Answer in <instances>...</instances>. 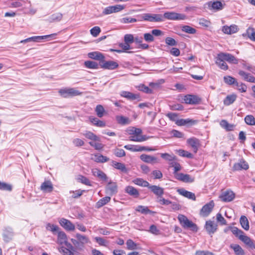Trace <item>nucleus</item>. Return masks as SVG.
<instances>
[{
  "instance_id": "nucleus-1",
  "label": "nucleus",
  "mask_w": 255,
  "mask_h": 255,
  "mask_svg": "<svg viewBox=\"0 0 255 255\" xmlns=\"http://www.w3.org/2000/svg\"><path fill=\"white\" fill-rule=\"evenodd\" d=\"M178 219L183 228L190 229L193 231H197L198 228L196 225L188 220L185 216L183 215H179Z\"/></svg>"
},
{
  "instance_id": "nucleus-2",
  "label": "nucleus",
  "mask_w": 255,
  "mask_h": 255,
  "mask_svg": "<svg viewBox=\"0 0 255 255\" xmlns=\"http://www.w3.org/2000/svg\"><path fill=\"white\" fill-rule=\"evenodd\" d=\"M163 17V21L164 19L171 20H180L187 19V16L183 13H176L175 12H166L164 13Z\"/></svg>"
},
{
  "instance_id": "nucleus-3",
  "label": "nucleus",
  "mask_w": 255,
  "mask_h": 255,
  "mask_svg": "<svg viewBox=\"0 0 255 255\" xmlns=\"http://www.w3.org/2000/svg\"><path fill=\"white\" fill-rule=\"evenodd\" d=\"M140 16L141 18V19L144 21L149 22L163 21L162 15L160 14L145 13L142 14Z\"/></svg>"
},
{
  "instance_id": "nucleus-4",
  "label": "nucleus",
  "mask_w": 255,
  "mask_h": 255,
  "mask_svg": "<svg viewBox=\"0 0 255 255\" xmlns=\"http://www.w3.org/2000/svg\"><path fill=\"white\" fill-rule=\"evenodd\" d=\"M59 93L64 98L81 95L82 93L74 88L61 89Z\"/></svg>"
},
{
  "instance_id": "nucleus-5",
  "label": "nucleus",
  "mask_w": 255,
  "mask_h": 255,
  "mask_svg": "<svg viewBox=\"0 0 255 255\" xmlns=\"http://www.w3.org/2000/svg\"><path fill=\"white\" fill-rule=\"evenodd\" d=\"M124 148L132 152H138L142 151H154L156 150L154 148L148 147L146 146H143L139 145H125Z\"/></svg>"
},
{
  "instance_id": "nucleus-6",
  "label": "nucleus",
  "mask_w": 255,
  "mask_h": 255,
  "mask_svg": "<svg viewBox=\"0 0 255 255\" xmlns=\"http://www.w3.org/2000/svg\"><path fill=\"white\" fill-rule=\"evenodd\" d=\"M105 190L106 193L110 195L116 194L118 192L117 183L110 181L106 186Z\"/></svg>"
},
{
  "instance_id": "nucleus-7",
  "label": "nucleus",
  "mask_w": 255,
  "mask_h": 255,
  "mask_svg": "<svg viewBox=\"0 0 255 255\" xmlns=\"http://www.w3.org/2000/svg\"><path fill=\"white\" fill-rule=\"evenodd\" d=\"M57 243L61 245H65L68 248H73L72 246L68 243L67 235L63 231H60L58 233Z\"/></svg>"
},
{
  "instance_id": "nucleus-8",
  "label": "nucleus",
  "mask_w": 255,
  "mask_h": 255,
  "mask_svg": "<svg viewBox=\"0 0 255 255\" xmlns=\"http://www.w3.org/2000/svg\"><path fill=\"white\" fill-rule=\"evenodd\" d=\"M59 223L60 225L67 231H73L75 229V225L70 221L66 219H60L59 221Z\"/></svg>"
},
{
  "instance_id": "nucleus-9",
  "label": "nucleus",
  "mask_w": 255,
  "mask_h": 255,
  "mask_svg": "<svg viewBox=\"0 0 255 255\" xmlns=\"http://www.w3.org/2000/svg\"><path fill=\"white\" fill-rule=\"evenodd\" d=\"M214 207V203L213 201H210L202 208L200 211V215L203 217L208 216L212 211Z\"/></svg>"
},
{
  "instance_id": "nucleus-10",
  "label": "nucleus",
  "mask_w": 255,
  "mask_h": 255,
  "mask_svg": "<svg viewBox=\"0 0 255 255\" xmlns=\"http://www.w3.org/2000/svg\"><path fill=\"white\" fill-rule=\"evenodd\" d=\"M140 159L143 162L151 164L158 163L159 160L156 157L150 155L142 154L140 156Z\"/></svg>"
},
{
  "instance_id": "nucleus-11",
  "label": "nucleus",
  "mask_w": 255,
  "mask_h": 255,
  "mask_svg": "<svg viewBox=\"0 0 255 255\" xmlns=\"http://www.w3.org/2000/svg\"><path fill=\"white\" fill-rule=\"evenodd\" d=\"M184 102L187 104L195 105L198 104L201 99L198 96L192 95H187L183 99Z\"/></svg>"
},
{
  "instance_id": "nucleus-12",
  "label": "nucleus",
  "mask_w": 255,
  "mask_h": 255,
  "mask_svg": "<svg viewBox=\"0 0 255 255\" xmlns=\"http://www.w3.org/2000/svg\"><path fill=\"white\" fill-rule=\"evenodd\" d=\"M101 67L105 69L114 70L117 68L119 64L113 61H102V63L100 64Z\"/></svg>"
},
{
  "instance_id": "nucleus-13",
  "label": "nucleus",
  "mask_w": 255,
  "mask_h": 255,
  "mask_svg": "<svg viewBox=\"0 0 255 255\" xmlns=\"http://www.w3.org/2000/svg\"><path fill=\"white\" fill-rule=\"evenodd\" d=\"M217 226V224L214 221L209 220L206 221L205 227L209 235H212L216 232Z\"/></svg>"
},
{
  "instance_id": "nucleus-14",
  "label": "nucleus",
  "mask_w": 255,
  "mask_h": 255,
  "mask_svg": "<svg viewBox=\"0 0 255 255\" xmlns=\"http://www.w3.org/2000/svg\"><path fill=\"white\" fill-rule=\"evenodd\" d=\"M121 96L127 98L129 100H137L140 101V96L137 94H133L130 92L123 91L120 93Z\"/></svg>"
},
{
  "instance_id": "nucleus-15",
  "label": "nucleus",
  "mask_w": 255,
  "mask_h": 255,
  "mask_svg": "<svg viewBox=\"0 0 255 255\" xmlns=\"http://www.w3.org/2000/svg\"><path fill=\"white\" fill-rule=\"evenodd\" d=\"M176 179L186 183H192L194 181V178L189 174H185L182 173L176 175Z\"/></svg>"
},
{
  "instance_id": "nucleus-16",
  "label": "nucleus",
  "mask_w": 255,
  "mask_h": 255,
  "mask_svg": "<svg viewBox=\"0 0 255 255\" xmlns=\"http://www.w3.org/2000/svg\"><path fill=\"white\" fill-rule=\"evenodd\" d=\"M220 198L223 201L230 202L234 199L235 194L231 190H227L223 192Z\"/></svg>"
},
{
  "instance_id": "nucleus-17",
  "label": "nucleus",
  "mask_w": 255,
  "mask_h": 255,
  "mask_svg": "<svg viewBox=\"0 0 255 255\" xmlns=\"http://www.w3.org/2000/svg\"><path fill=\"white\" fill-rule=\"evenodd\" d=\"M219 54L221 59H224L230 63L237 64L238 63V60L231 54L225 53H220Z\"/></svg>"
},
{
  "instance_id": "nucleus-18",
  "label": "nucleus",
  "mask_w": 255,
  "mask_h": 255,
  "mask_svg": "<svg viewBox=\"0 0 255 255\" xmlns=\"http://www.w3.org/2000/svg\"><path fill=\"white\" fill-rule=\"evenodd\" d=\"M13 232L11 228L6 227L4 228L2 234L3 240L5 242H8L12 239L13 236Z\"/></svg>"
},
{
  "instance_id": "nucleus-19",
  "label": "nucleus",
  "mask_w": 255,
  "mask_h": 255,
  "mask_svg": "<svg viewBox=\"0 0 255 255\" xmlns=\"http://www.w3.org/2000/svg\"><path fill=\"white\" fill-rule=\"evenodd\" d=\"M238 73L245 81L255 83V77L251 74L246 73L243 70H239Z\"/></svg>"
},
{
  "instance_id": "nucleus-20",
  "label": "nucleus",
  "mask_w": 255,
  "mask_h": 255,
  "mask_svg": "<svg viewBox=\"0 0 255 255\" xmlns=\"http://www.w3.org/2000/svg\"><path fill=\"white\" fill-rule=\"evenodd\" d=\"M238 30V26L236 25L233 24L230 26L227 25L223 26L222 31L227 34H232L236 33Z\"/></svg>"
},
{
  "instance_id": "nucleus-21",
  "label": "nucleus",
  "mask_w": 255,
  "mask_h": 255,
  "mask_svg": "<svg viewBox=\"0 0 255 255\" xmlns=\"http://www.w3.org/2000/svg\"><path fill=\"white\" fill-rule=\"evenodd\" d=\"M148 188L156 195L157 198L162 196L164 194L163 188L156 185H149Z\"/></svg>"
},
{
  "instance_id": "nucleus-22",
  "label": "nucleus",
  "mask_w": 255,
  "mask_h": 255,
  "mask_svg": "<svg viewBox=\"0 0 255 255\" xmlns=\"http://www.w3.org/2000/svg\"><path fill=\"white\" fill-rule=\"evenodd\" d=\"M233 168L234 170H247L249 168V165L244 160H241L234 164Z\"/></svg>"
},
{
  "instance_id": "nucleus-23",
  "label": "nucleus",
  "mask_w": 255,
  "mask_h": 255,
  "mask_svg": "<svg viewBox=\"0 0 255 255\" xmlns=\"http://www.w3.org/2000/svg\"><path fill=\"white\" fill-rule=\"evenodd\" d=\"M40 189L44 192L50 193L53 191V185L50 181H45L42 183Z\"/></svg>"
},
{
  "instance_id": "nucleus-24",
  "label": "nucleus",
  "mask_w": 255,
  "mask_h": 255,
  "mask_svg": "<svg viewBox=\"0 0 255 255\" xmlns=\"http://www.w3.org/2000/svg\"><path fill=\"white\" fill-rule=\"evenodd\" d=\"M178 193L185 197L193 200H196L195 194L191 192L188 191L183 188H180L177 190Z\"/></svg>"
},
{
  "instance_id": "nucleus-25",
  "label": "nucleus",
  "mask_w": 255,
  "mask_h": 255,
  "mask_svg": "<svg viewBox=\"0 0 255 255\" xmlns=\"http://www.w3.org/2000/svg\"><path fill=\"white\" fill-rule=\"evenodd\" d=\"M125 191L126 193L134 198H137L139 195L138 191L136 188L131 186H127L125 188Z\"/></svg>"
},
{
  "instance_id": "nucleus-26",
  "label": "nucleus",
  "mask_w": 255,
  "mask_h": 255,
  "mask_svg": "<svg viewBox=\"0 0 255 255\" xmlns=\"http://www.w3.org/2000/svg\"><path fill=\"white\" fill-rule=\"evenodd\" d=\"M208 5L210 9H214L216 10H221L223 8L222 3L219 1H209L208 3Z\"/></svg>"
},
{
  "instance_id": "nucleus-27",
  "label": "nucleus",
  "mask_w": 255,
  "mask_h": 255,
  "mask_svg": "<svg viewBox=\"0 0 255 255\" xmlns=\"http://www.w3.org/2000/svg\"><path fill=\"white\" fill-rule=\"evenodd\" d=\"M187 142L193 148L194 152H196L200 145L199 140L196 138H190L187 140Z\"/></svg>"
},
{
  "instance_id": "nucleus-28",
  "label": "nucleus",
  "mask_w": 255,
  "mask_h": 255,
  "mask_svg": "<svg viewBox=\"0 0 255 255\" xmlns=\"http://www.w3.org/2000/svg\"><path fill=\"white\" fill-rule=\"evenodd\" d=\"M92 159L98 163H104L109 160L108 157L100 154H95Z\"/></svg>"
},
{
  "instance_id": "nucleus-29",
  "label": "nucleus",
  "mask_w": 255,
  "mask_h": 255,
  "mask_svg": "<svg viewBox=\"0 0 255 255\" xmlns=\"http://www.w3.org/2000/svg\"><path fill=\"white\" fill-rule=\"evenodd\" d=\"M92 173L94 176L97 177L103 180H106L107 179V176L106 174L97 168L93 169L92 170Z\"/></svg>"
},
{
  "instance_id": "nucleus-30",
  "label": "nucleus",
  "mask_w": 255,
  "mask_h": 255,
  "mask_svg": "<svg viewBox=\"0 0 255 255\" xmlns=\"http://www.w3.org/2000/svg\"><path fill=\"white\" fill-rule=\"evenodd\" d=\"M57 33H54L49 35H43V36H36L35 39V42H39L42 40L47 39V40H50L52 39H55Z\"/></svg>"
},
{
  "instance_id": "nucleus-31",
  "label": "nucleus",
  "mask_w": 255,
  "mask_h": 255,
  "mask_svg": "<svg viewBox=\"0 0 255 255\" xmlns=\"http://www.w3.org/2000/svg\"><path fill=\"white\" fill-rule=\"evenodd\" d=\"M89 120L94 125L97 127L104 128L106 126V123L104 121H101L97 118L90 117Z\"/></svg>"
},
{
  "instance_id": "nucleus-32",
  "label": "nucleus",
  "mask_w": 255,
  "mask_h": 255,
  "mask_svg": "<svg viewBox=\"0 0 255 255\" xmlns=\"http://www.w3.org/2000/svg\"><path fill=\"white\" fill-rule=\"evenodd\" d=\"M230 248L232 249L236 255H245L244 250L238 244H232Z\"/></svg>"
},
{
  "instance_id": "nucleus-33",
  "label": "nucleus",
  "mask_w": 255,
  "mask_h": 255,
  "mask_svg": "<svg viewBox=\"0 0 255 255\" xmlns=\"http://www.w3.org/2000/svg\"><path fill=\"white\" fill-rule=\"evenodd\" d=\"M118 123L122 125H129L130 121L128 118L123 116H117L116 117Z\"/></svg>"
},
{
  "instance_id": "nucleus-34",
  "label": "nucleus",
  "mask_w": 255,
  "mask_h": 255,
  "mask_svg": "<svg viewBox=\"0 0 255 255\" xmlns=\"http://www.w3.org/2000/svg\"><path fill=\"white\" fill-rule=\"evenodd\" d=\"M225 61V60L224 59L221 58L220 55L219 54L218 55L216 63L221 69L224 70H226L228 69V66Z\"/></svg>"
},
{
  "instance_id": "nucleus-35",
  "label": "nucleus",
  "mask_w": 255,
  "mask_h": 255,
  "mask_svg": "<svg viewBox=\"0 0 255 255\" xmlns=\"http://www.w3.org/2000/svg\"><path fill=\"white\" fill-rule=\"evenodd\" d=\"M88 56L90 58L100 61L103 60L105 58L101 53L97 51L89 53Z\"/></svg>"
},
{
  "instance_id": "nucleus-36",
  "label": "nucleus",
  "mask_w": 255,
  "mask_h": 255,
  "mask_svg": "<svg viewBox=\"0 0 255 255\" xmlns=\"http://www.w3.org/2000/svg\"><path fill=\"white\" fill-rule=\"evenodd\" d=\"M112 166L114 168L121 171L123 172L127 173L128 172L127 168H126L125 165L123 163L113 161Z\"/></svg>"
},
{
  "instance_id": "nucleus-37",
  "label": "nucleus",
  "mask_w": 255,
  "mask_h": 255,
  "mask_svg": "<svg viewBox=\"0 0 255 255\" xmlns=\"http://www.w3.org/2000/svg\"><path fill=\"white\" fill-rule=\"evenodd\" d=\"M236 94L228 95L224 100V104L226 106H229L232 104L237 99Z\"/></svg>"
},
{
  "instance_id": "nucleus-38",
  "label": "nucleus",
  "mask_w": 255,
  "mask_h": 255,
  "mask_svg": "<svg viewBox=\"0 0 255 255\" xmlns=\"http://www.w3.org/2000/svg\"><path fill=\"white\" fill-rule=\"evenodd\" d=\"M239 239L250 248L254 243V241L248 236L245 235V233L241 236V238Z\"/></svg>"
},
{
  "instance_id": "nucleus-39",
  "label": "nucleus",
  "mask_w": 255,
  "mask_h": 255,
  "mask_svg": "<svg viewBox=\"0 0 255 255\" xmlns=\"http://www.w3.org/2000/svg\"><path fill=\"white\" fill-rule=\"evenodd\" d=\"M78 242L82 245L90 242L89 239L85 235L77 233L75 235Z\"/></svg>"
},
{
  "instance_id": "nucleus-40",
  "label": "nucleus",
  "mask_w": 255,
  "mask_h": 255,
  "mask_svg": "<svg viewBox=\"0 0 255 255\" xmlns=\"http://www.w3.org/2000/svg\"><path fill=\"white\" fill-rule=\"evenodd\" d=\"M148 139V137L146 135H132L129 137V139L131 141H136V142H142L145 141Z\"/></svg>"
},
{
  "instance_id": "nucleus-41",
  "label": "nucleus",
  "mask_w": 255,
  "mask_h": 255,
  "mask_svg": "<svg viewBox=\"0 0 255 255\" xmlns=\"http://www.w3.org/2000/svg\"><path fill=\"white\" fill-rule=\"evenodd\" d=\"M242 227L246 231H248L250 229L249 222L247 218L245 216H242L240 220Z\"/></svg>"
},
{
  "instance_id": "nucleus-42",
  "label": "nucleus",
  "mask_w": 255,
  "mask_h": 255,
  "mask_svg": "<svg viewBox=\"0 0 255 255\" xmlns=\"http://www.w3.org/2000/svg\"><path fill=\"white\" fill-rule=\"evenodd\" d=\"M132 182L134 184L141 187H148L149 186V183L142 178H136L132 181Z\"/></svg>"
},
{
  "instance_id": "nucleus-43",
  "label": "nucleus",
  "mask_w": 255,
  "mask_h": 255,
  "mask_svg": "<svg viewBox=\"0 0 255 255\" xmlns=\"http://www.w3.org/2000/svg\"><path fill=\"white\" fill-rule=\"evenodd\" d=\"M111 200V197L106 196L99 200L96 203V207L100 208L107 204Z\"/></svg>"
},
{
  "instance_id": "nucleus-44",
  "label": "nucleus",
  "mask_w": 255,
  "mask_h": 255,
  "mask_svg": "<svg viewBox=\"0 0 255 255\" xmlns=\"http://www.w3.org/2000/svg\"><path fill=\"white\" fill-rule=\"evenodd\" d=\"M95 112L99 118H102L106 113L105 110L101 105H98L95 108Z\"/></svg>"
},
{
  "instance_id": "nucleus-45",
  "label": "nucleus",
  "mask_w": 255,
  "mask_h": 255,
  "mask_svg": "<svg viewBox=\"0 0 255 255\" xmlns=\"http://www.w3.org/2000/svg\"><path fill=\"white\" fill-rule=\"evenodd\" d=\"M83 135L87 138L94 141H100V139L96 134L90 131H86Z\"/></svg>"
},
{
  "instance_id": "nucleus-46",
  "label": "nucleus",
  "mask_w": 255,
  "mask_h": 255,
  "mask_svg": "<svg viewBox=\"0 0 255 255\" xmlns=\"http://www.w3.org/2000/svg\"><path fill=\"white\" fill-rule=\"evenodd\" d=\"M85 67L89 69H97L99 68V65L97 63L92 61H86L84 62Z\"/></svg>"
},
{
  "instance_id": "nucleus-47",
  "label": "nucleus",
  "mask_w": 255,
  "mask_h": 255,
  "mask_svg": "<svg viewBox=\"0 0 255 255\" xmlns=\"http://www.w3.org/2000/svg\"><path fill=\"white\" fill-rule=\"evenodd\" d=\"M24 1L22 0H12L9 2V7L11 8H18L22 6Z\"/></svg>"
},
{
  "instance_id": "nucleus-48",
  "label": "nucleus",
  "mask_w": 255,
  "mask_h": 255,
  "mask_svg": "<svg viewBox=\"0 0 255 255\" xmlns=\"http://www.w3.org/2000/svg\"><path fill=\"white\" fill-rule=\"evenodd\" d=\"M160 154L163 159L168 161H172L176 159V157L173 154H170L167 153H162Z\"/></svg>"
},
{
  "instance_id": "nucleus-49",
  "label": "nucleus",
  "mask_w": 255,
  "mask_h": 255,
  "mask_svg": "<svg viewBox=\"0 0 255 255\" xmlns=\"http://www.w3.org/2000/svg\"><path fill=\"white\" fill-rule=\"evenodd\" d=\"M128 132L130 135H138L142 133V130L140 128H136L134 127H130L128 129Z\"/></svg>"
},
{
  "instance_id": "nucleus-50",
  "label": "nucleus",
  "mask_w": 255,
  "mask_h": 255,
  "mask_svg": "<svg viewBox=\"0 0 255 255\" xmlns=\"http://www.w3.org/2000/svg\"><path fill=\"white\" fill-rule=\"evenodd\" d=\"M62 14L60 13H56L51 15L49 18V21L50 22L59 21L61 20Z\"/></svg>"
},
{
  "instance_id": "nucleus-51",
  "label": "nucleus",
  "mask_w": 255,
  "mask_h": 255,
  "mask_svg": "<svg viewBox=\"0 0 255 255\" xmlns=\"http://www.w3.org/2000/svg\"><path fill=\"white\" fill-rule=\"evenodd\" d=\"M127 249L128 250H134L138 249L137 245L132 240L128 239L127 241Z\"/></svg>"
},
{
  "instance_id": "nucleus-52",
  "label": "nucleus",
  "mask_w": 255,
  "mask_h": 255,
  "mask_svg": "<svg viewBox=\"0 0 255 255\" xmlns=\"http://www.w3.org/2000/svg\"><path fill=\"white\" fill-rule=\"evenodd\" d=\"M220 126L228 131L232 130L234 127V125L229 124L227 121L224 120L221 121Z\"/></svg>"
},
{
  "instance_id": "nucleus-53",
  "label": "nucleus",
  "mask_w": 255,
  "mask_h": 255,
  "mask_svg": "<svg viewBox=\"0 0 255 255\" xmlns=\"http://www.w3.org/2000/svg\"><path fill=\"white\" fill-rule=\"evenodd\" d=\"M245 122L248 125H255V119L253 115H247L245 118Z\"/></svg>"
},
{
  "instance_id": "nucleus-54",
  "label": "nucleus",
  "mask_w": 255,
  "mask_h": 255,
  "mask_svg": "<svg viewBox=\"0 0 255 255\" xmlns=\"http://www.w3.org/2000/svg\"><path fill=\"white\" fill-rule=\"evenodd\" d=\"M137 21V20L136 19L130 17H125L120 19V22L124 24L133 23L136 22Z\"/></svg>"
},
{
  "instance_id": "nucleus-55",
  "label": "nucleus",
  "mask_w": 255,
  "mask_h": 255,
  "mask_svg": "<svg viewBox=\"0 0 255 255\" xmlns=\"http://www.w3.org/2000/svg\"><path fill=\"white\" fill-rule=\"evenodd\" d=\"M178 154L182 157H186L189 158H192L193 155L192 153L183 149H179L177 151Z\"/></svg>"
},
{
  "instance_id": "nucleus-56",
  "label": "nucleus",
  "mask_w": 255,
  "mask_h": 255,
  "mask_svg": "<svg viewBox=\"0 0 255 255\" xmlns=\"http://www.w3.org/2000/svg\"><path fill=\"white\" fill-rule=\"evenodd\" d=\"M182 30L186 33L189 34H194L196 32V30L189 25H184L182 27Z\"/></svg>"
},
{
  "instance_id": "nucleus-57",
  "label": "nucleus",
  "mask_w": 255,
  "mask_h": 255,
  "mask_svg": "<svg viewBox=\"0 0 255 255\" xmlns=\"http://www.w3.org/2000/svg\"><path fill=\"white\" fill-rule=\"evenodd\" d=\"M230 228L231 229L232 233L236 236L238 237L239 239H240L241 238V236H242L244 234L243 231L239 229L237 227H230Z\"/></svg>"
},
{
  "instance_id": "nucleus-58",
  "label": "nucleus",
  "mask_w": 255,
  "mask_h": 255,
  "mask_svg": "<svg viewBox=\"0 0 255 255\" xmlns=\"http://www.w3.org/2000/svg\"><path fill=\"white\" fill-rule=\"evenodd\" d=\"M224 82L226 84L230 85H231L233 84L236 85V82H237L236 81V80L235 79V78H234L231 76H225L224 77Z\"/></svg>"
},
{
  "instance_id": "nucleus-59",
  "label": "nucleus",
  "mask_w": 255,
  "mask_h": 255,
  "mask_svg": "<svg viewBox=\"0 0 255 255\" xmlns=\"http://www.w3.org/2000/svg\"><path fill=\"white\" fill-rule=\"evenodd\" d=\"M0 190L10 191L12 190V186L9 184L0 181Z\"/></svg>"
},
{
  "instance_id": "nucleus-60",
  "label": "nucleus",
  "mask_w": 255,
  "mask_h": 255,
  "mask_svg": "<svg viewBox=\"0 0 255 255\" xmlns=\"http://www.w3.org/2000/svg\"><path fill=\"white\" fill-rule=\"evenodd\" d=\"M136 211L140 212L142 214H148L150 213L151 212L147 207L141 205L138 206L137 207Z\"/></svg>"
},
{
  "instance_id": "nucleus-61",
  "label": "nucleus",
  "mask_w": 255,
  "mask_h": 255,
  "mask_svg": "<svg viewBox=\"0 0 255 255\" xmlns=\"http://www.w3.org/2000/svg\"><path fill=\"white\" fill-rule=\"evenodd\" d=\"M47 230L50 231L53 233L58 231L59 227L58 226L48 223L46 226Z\"/></svg>"
},
{
  "instance_id": "nucleus-62",
  "label": "nucleus",
  "mask_w": 255,
  "mask_h": 255,
  "mask_svg": "<svg viewBox=\"0 0 255 255\" xmlns=\"http://www.w3.org/2000/svg\"><path fill=\"white\" fill-rule=\"evenodd\" d=\"M248 37L252 40L255 41V30L253 28H249L247 31Z\"/></svg>"
},
{
  "instance_id": "nucleus-63",
  "label": "nucleus",
  "mask_w": 255,
  "mask_h": 255,
  "mask_svg": "<svg viewBox=\"0 0 255 255\" xmlns=\"http://www.w3.org/2000/svg\"><path fill=\"white\" fill-rule=\"evenodd\" d=\"M134 37L132 34H127L124 36L125 42L128 43L129 44L133 43L134 42Z\"/></svg>"
},
{
  "instance_id": "nucleus-64",
  "label": "nucleus",
  "mask_w": 255,
  "mask_h": 255,
  "mask_svg": "<svg viewBox=\"0 0 255 255\" xmlns=\"http://www.w3.org/2000/svg\"><path fill=\"white\" fill-rule=\"evenodd\" d=\"M101 32V28L99 26H95L90 30V33L94 37H97Z\"/></svg>"
}]
</instances>
